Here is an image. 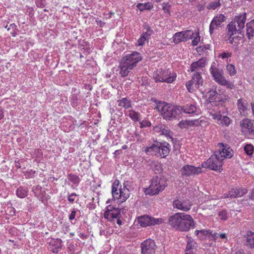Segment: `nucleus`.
Wrapping results in <instances>:
<instances>
[{"instance_id": "43", "label": "nucleus", "mask_w": 254, "mask_h": 254, "mask_svg": "<svg viewBox=\"0 0 254 254\" xmlns=\"http://www.w3.org/2000/svg\"><path fill=\"white\" fill-rule=\"evenodd\" d=\"M193 37V39L192 40V45L193 46H196L198 45V43L200 42V36L198 35V33H193L191 36Z\"/></svg>"}, {"instance_id": "33", "label": "nucleus", "mask_w": 254, "mask_h": 254, "mask_svg": "<svg viewBox=\"0 0 254 254\" xmlns=\"http://www.w3.org/2000/svg\"><path fill=\"white\" fill-rule=\"evenodd\" d=\"M136 6L140 11H143L144 10L151 9L153 7V5L152 3L148 2L144 3H138Z\"/></svg>"}, {"instance_id": "13", "label": "nucleus", "mask_w": 254, "mask_h": 254, "mask_svg": "<svg viewBox=\"0 0 254 254\" xmlns=\"http://www.w3.org/2000/svg\"><path fill=\"white\" fill-rule=\"evenodd\" d=\"M180 172L182 177L187 178L201 173L202 169L200 167H196L192 165H185L181 168Z\"/></svg>"}, {"instance_id": "50", "label": "nucleus", "mask_w": 254, "mask_h": 254, "mask_svg": "<svg viewBox=\"0 0 254 254\" xmlns=\"http://www.w3.org/2000/svg\"><path fill=\"white\" fill-rule=\"evenodd\" d=\"M147 40L144 37L141 35L140 38L138 40V45L142 46L144 44L145 41Z\"/></svg>"}, {"instance_id": "18", "label": "nucleus", "mask_w": 254, "mask_h": 254, "mask_svg": "<svg viewBox=\"0 0 254 254\" xmlns=\"http://www.w3.org/2000/svg\"><path fill=\"white\" fill-rule=\"evenodd\" d=\"M215 153L223 161L225 158H231L233 155L232 150L229 147L226 145L225 146L222 143L220 144V148Z\"/></svg>"}, {"instance_id": "1", "label": "nucleus", "mask_w": 254, "mask_h": 254, "mask_svg": "<svg viewBox=\"0 0 254 254\" xmlns=\"http://www.w3.org/2000/svg\"><path fill=\"white\" fill-rule=\"evenodd\" d=\"M168 224L173 229L180 232H188L195 228V222L192 217L183 212H178L170 216Z\"/></svg>"}, {"instance_id": "57", "label": "nucleus", "mask_w": 254, "mask_h": 254, "mask_svg": "<svg viewBox=\"0 0 254 254\" xmlns=\"http://www.w3.org/2000/svg\"><path fill=\"white\" fill-rule=\"evenodd\" d=\"M163 10L166 12L168 13L169 14H170V12H169V7L167 6H165L163 7Z\"/></svg>"}, {"instance_id": "2", "label": "nucleus", "mask_w": 254, "mask_h": 254, "mask_svg": "<svg viewBox=\"0 0 254 254\" xmlns=\"http://www.w3.org/2000/svg\"><path fill=\"white\" fill-rule=\"evenodd\" d=\"M246 17H235L227 26L228 35L230 37L229 42L236 52L242 47L244 40L241 36H232L236 33V32L241 31L244 28Z\"/></svg>"}, {"instance_id": "32", "label": "nucleus", "mask_w": 254, "mask_h": 254, "mask_svg": "<svg viewBox=\"0 0 254 254\" xmlns=\"http://www.w3.org/2000/svg\"><path fill=\"white\" fill-rule=\"evenodd\" d=\"M221 5L220 0L212 1L208 4L206 8L208 10H216Z\"/></svg>"}, {"instance_id": "39", "label": "nucleus", "mask_w": 254, "mask_h": 254, "mask_svg": "<svg viewBox=\"0 0 254 254\" xmlns=\"http://www.w3.org/2000/svg\"><path fill=\"white\" fill-rule=\"evenodd\" d=\"M226 70L231 76L234 75L236 73L235 66L232 64H228L226 66Z\"/></svg>"}, {"instance_id": "20", "label": "nucleus", "mask_w": 254, "mask_h": 254, "mask_svg": "<svg viewBox=\"0 0 254 254\" xmlns=\"http://www.w3.org/2000/svg\"><path fill=\"white\" fill-rule=\"evenodd\" d=\"M192 35L193 32L190 30L177 32L173 36V41L176 44L182 41H186L190 39Z\"/></svg>"}, {"instance_id": "29", "label": "nucleus", "mask_w": 254, "mask_h": 254, "mask_svg": "<svg viewBox=\"0 0 254 254\" xmlns=\"http://www.w3.org/2000/svg\"><path fill=\"white\" fill-rule=\"evenodd\" d=\"M182 110L186 114H195L196 115H198L199 114L197 110L196 106L193 104L187 105V106L183 107L182 108Z\"/></svg>"}, {"instance_id": "26", "label": "nucleus", "mask_w": 254, "mask_h": 254, "mask_svg": "<svg viewBox=\"0 0 254 254\" xmlns=\"http://www.w3.org/2000/svg\"><path fill=\"white\" fill-rule=\"evenodd\" d=\"M246 237L245 245L250 249H254V233L248 231Z\"/></svg>"}, {"instance_id": "45", "label": "nucleus", "mask_w": 254, "mask_h": 254, "mask_svg": "<svg viewBox=\"0 0 254 254\" xmlns=\"http://www.w3.org/2000/svg\"><path fill=\"white\" fill-rule=\"evenodd\" d=\"M218 216L219 217L220 219L222 220H226L227 219L228 216L226 210H222L219 211L218 213Z\"/></svg>"}, {"instance_id": "27", "label": "nucleus", "mask_w": 254, "mask_h": 254, "mask_svg": "<svg viewBox=\"0 0 254 254\" xmlns=\"http://www.w3.org/2000/svg\"><path fill=\"white\" fill-rule=\"evenodd\" d=\"M246 36L249 40L253 38L254 33V19L246 24Z\"/></svg>"}, {"instance_id": "41", "label": "nucleus", "mask_w": 254, "mask_h": 254, "mask_svg": "<svg viewBox=\"0 0 254 254\" xmlns=\"http://www.w3.org/2000/svg\"><path fill=\"white\" fill-rule=\"evenodd\" d=\"M194 234L196 236L201 238L203 236L208 235L209 234V232L207 230L203 229L201 230H196L195 231Z\"/></svg>"}, {"instance_id": "24", "label": "nucleus", "mask_w": 254, "mask_h": 254, "mask_svg": "<svg viewBox=\"0 0 254 254\" xmlns=\"http://www.w3.org/2000/svg\"><path fill=\"white\" fill-rule=\"evenodd\" d=\"M51 251L57 254L62 248V240L60 239H53L50 242Z\"/></svg>"}, {"instance_id": "37", "label": "nucleus", "mask_w": 254, "mask_h": 254, "mask_svg": "<svg viewBox=\"0 0 254 254\" xmlns=\"http://www.w3.org/2000/svg\"><path fill=\"white\" fill-rule=\"evenodd\" d=\"M237 197H242L248 192L247 189L245 188H235Z\"/></svg>"}, {"instance_id": "19", "label": "nucleus", "mask_w": 254, "mask_h": 254, "mask_svg": "<svg viewBox=\"0 0 254 254\" xmlns=\"http://www.w3.org/2000/svg\"><path fill=\"white\" fill-rule=\"evenodd\" d=\"M192 204L189 199H176L173 201L174 208L184 211H188L190 209Z\"/></svg>"}, {"instance_id": "44", "label": "nucleus", "mask_w": 254, "mask_h": 254, "mask_svg": "<svg viewBox=\"0 0 254 254\" xmlns=\"http://www.w3.org/2000/svg\"><path fill=\"white\" fill-rule=\"evenodd\" d=\"M198 121L199 126L201 127H205L209 124L207 119L205 118H200L198 119Z\"/></svg>"}, {"instance_id": "23", "label": "nucleus", "mask_w": 254, "mask_h": 254, "mask_svg": "<svg viewBox=\"0 0 254 254\" xmlns=\"http://www.w3.org/2000/svg\"><path fill=\"white\" fill-rule=\"evenodd\" d=\"M225 17H214L209 26V32L210 34L213 33L215 29H216L218 27L221 26L222 24L225 20Z\"/></svg>"}, {"instance_id": "64", "label": "nucleus", "mask_w": 254, "mask_h": 254, "mask_svg": "<svg viewBox=\"0 0 254 254\" xmlns=\"http://www.w3.org/2000/svg\"><path fill=\"white\" fill-rule=\"evenodd\" d=\"M122 149H124V150L127 149V146L126 145H124L122 146Z\"/></svg>"}, {"instance_id": "12", "label": "nucleus", "mask_w": 254, "mask_h": 254, "mask_svg": "<svg viewBox=\"0 0 254 254\" xmlns=\"http://www.w3.org/2000/svg\"><path fill=\"white\" fill-rule=\"evenodd\" d=\"M202 73H194L192 79L187 82L186 88L189 92L192 93L202 85Z\"/></svg>"}, {"instance_id": "42", "label": "nucleus", "mask_w": 254, "mask_h": 254, "mask_svg": "<svg viewBox=\"0 0 254 254\" xmlns=\"http://www.w3.org/2000/svg\"><path fill=\"white\" fill-rule=\"evenodd\" d=\"M210 48V46L209 45H203L197 48V51L203 54V53H205V51L209 50Z\"/></svg>"}, {"instance_id": "11", "label": "nucleus", "mask_w": 254, "mask_h": 254, "mask_svg": "<svg viewBox=\"0 0 254 254\" xmlns=\"http://www.w3.org/2000/svg\"><path fill=\"white\" fill-rule=\"evenodd\" d=\"M210 71L216 82L220 85L226 86L229 89L233 88L234 84L226 79L225 77L222 75L221 71L216 68L215 65H211Z\"/></svg>"}, {"instance_id": "38", "label": "nucleus", "mask_w": 254, "mask_h": 254, "mask_svg": "<svg viewBox=\"0 0 254 254\" xmlns=\"http://www.w3.org/2000/svg\"><path fill=\"white\" fill-rule=\"evenodd\" d=\"M69 180L73 184H78L80 182L79 177L73 174H69L68 175Z\"/></svg>"}, {"instance_id": "40", "label": "nucleus", "mask_w": 254, "mask_h": 254, "mask_svg": "<svg viewBox=\"0 0 254 254\" xmlns=\"http://www.w3.org/2000/svg\"><path fill=\"white\" fill-rule=\"evenodd\" d=\"M244 150L245 152L248 155H251L253 154L254 151V147L252 144H247L244 147Z\"/></svg>"}, {"instance_id": "7", "label": "nucleus", "mask_w": 254, "mask_h": 254, "mask_svg": "<svg viewBox=\"0 0 254 254\" xmlns=\"http://www.w3.org/2000/svg\"><path fill=\"white\" fill-rule=\"evenodd\" d=\"M120 181L116 180L112 186V194L115 200H117L119 203H123L126 201L129 197L130 193L127 186L119 188Z\"/></svg>"}, {"instance_id": "22", "label": "nucleus", "mask_w": 254, "mask_h": 254, "mask_svg": "<svg viewBox=\"0 0 254 254\" xmlns=\"http://www.w3.org/2000/svg\"><path fill=\"white\" fill-rule=\"evenodd\" d=\"M153 131L155 133H159V135H164L173 140V133L166 126L163 125L156 126L154 127Z\"/></svg>"}, {"instance_id": "14", "label": "nucleus", "mask_w": 254, "mask_h": 254, "mask_svg": "<svg viewBox=\"0 0 254 254\" xmlns=\"http://www.w3.org/2000/svg\"><path fill=\"white\" fill-rule=\"evenodd\" d=\"M141 254H154L156 245L155 241L151 239L144 240L140 245Z\"/></svg>"}, {"instance_id": "34", "label": "nucleus", "mask_w": 254, "mask_h": 254, "mask_svg": "<svg viewBox=\"0 0 254 254\" xmlns=\"http://www.w3.org/2000/svg\"><path fill=\"white\" fill-rule=\"evenodd\" d=\"M187 245L186 246V250L187 251H192V249H193L195 247V243L194 241V240L190 237H189L187 236Z\"/></svg>"}, {"instance_id": "53", "label": "nucleus", "mask_w": 254, "mask_h": 254, "mask_svg": "<svg viewBox=\"0 0 254 254\" xmlns=\"http://www.w3.org/2000/svg\"><path fill=\"white\" fill-rule=\"evenodd\" d=\"M219 238L223 240L224 242H227L228 240L227 237L225 233L219 234Z\"/></svg>"}, {"instance_id": "10", "label": "nucleus", "mask_w": 254, "mask_h": 254, "mask_svg": "<svg viewBox=\"0 0 254 254\" xmlns=\"http://www.w3.org/2000/svg\"><path fill=\"white\" fill-rule=\"evenodd\" d=\"M137 221L141 227H146L160 225L164 222V220L161 218H155L147 215H143L138 216Z\"/></svg>"}, {"instance_id": "6", "label": "nucleus", "mask_w": 254, "mask_h": 254, "mask_svg": "<svg viewBox=\"0 0 254 254\" xmlns=\"http://www.w3.org/2000/svg\"><path fill=\"white\" fill-rule=\"evenodd\" d=\"M177 73L169 69H157L153 73V78L156 82L172 83L177 78Z\"/></svg>"}, {"instance_id": "9", "label": "nucleus", "mask_w": 254, "mask_h": 254, "mask_svg": "<svg viewBox=\"0 0 254 254\" xmlns=\"http://www.w3.org/2000/svg\"><path fill=\"white\" fill-rule=\"evenodd\" d=\"M223 160L215 152L205 162L201 164L203 168L220 172L222 171Z\"/></svg>"}, {"instance_id": "59", "label": "nucleus", "mask_w": 254, "mask_h": 254, "mask_svg": "<svg viewBox=\"0 0 254 254\" xmlns=\"http://www.w3.org/2000/svg\"><path fill=\"white\" fill-rule=\"evenodd\" d=\"M122 153V151L121 150H117L114 152V154L115 155H119Z\"/></svg>"}, {"instance_id": "48", "label": "nucleus", "mask_w": 254, "mask_h": 254, "mask_svg": "<svg viewBox=\"0 0 254 254\" xmlns=\"http://www.w3.org/2000/svg\"><path fill=\"white\" fill-rule=\"evenodd\" d=\"M231 53L229 52H223L219 55V57L222 59H225L231 57Z\"/></svg>"}, {"instance_id": "16", "label": "nucleus", "mask_w": 254, "mask_h": 254, "mask_svg": "<svg viewBox=\"0 0 254 254\" xmlns=\"http://www.w3.org/2000/svg\"><path fill=\"white\" fill-rule=\"evenodd\" d=\"M106 209L104 213L105 218L110 221H114L115 219L118 218L121 213L119 208L109 205L106 207Z\"/></svg>"}, {"instance_id": "21", "label": "nucleus", "mask_w": 254, "mask_h": 254, "mask_svg": "<svg viewBox=\"0 0 254 254\" xmlns=\"http://www.w3.org/2000/svg\"><path fill=\"white\" fill-rule=\"evenodd\" d=\"M206 63V59L203 58L193 62L190 65V70L194 73H202Z\"/></svg>"}, {"instance_id": "58", "label": "nucleus", "mask_w": 254, "mask_h": 254, "mask_svg": "<svg viewBox=\"0 0 254 254\" xmlns=\"http://www.w3.org/2000/svg\"><path fill=\"white\" fill-rule=\"evenodd\" d=\"M204 8V6L202 5H201V4H199L198 6H197V9L199 11H201L202 10H203Z\"/></svg>"}, {"instance_id": "52", "label": "nucleus", "mask_w": 254, "mask_h": 254, "mask_svg": "<svg viewBox=\"0 0 254 254\" xmlns=\"http://www.w3.org/2000/svg\"><path fill=\"white\" fill-rule=\"evenodd\" d=\"M75 214H76V211L74 209H73L71 212V213L70 214V215L69 216V220L71 221V220H74L75 219Z\"/></svg>"}, {"instance_id": "35", "label": "nucleus", "mask_w": 254, "mask_h": 254, "mask_svg": "<svg viewBox=\"0 0 254 254\" xmlns=\"http://www.w3.org/2000/svg\"><path fill=\"white\" fill-rule=\"evenodd\" d=\"M128 116L134 122L138 121L139 120V114L133 110H129Z\"/></svg>"}, {"instance_id": "49", "label": "nucleus", "mask_w": 254, "mask_h": 254, "mask_svg": "<svg viewBox=\"0 0 254 254\" xmlns=\"http://www.w3.org/2000/svg\"><path fill=\"white\" fill-rule=\"evenodd\" d=\"M76 196H77V194L75 193H71L68 196V200L70 203H73L74 201Z\"/></svg>"}, {"instance_id": "25", "label": "nucleus", "mask_w": 254, "mask_h": 254, "mask_svg": "<svg viewBox=\"0 0 254 254\" xmlns=\"http://www.w3.org/2000/svg\"><path fill=\"white\" fill-rule=\"evenodd\" d=\"M208 101L209 102H217L223 100L221 95L215 90H210L208 92Z\"/></svg>"}, {"instance_id": "56", "label": "nucleus", "mask_w": 254, "mask_h": 254, "mask_svg": "<svg viewBox=\"0 0 254 254\" xmlns=\"http://www.w3.org/2000/svg\"><path fill=\"white\" fill-rule=\"evenodd\" d=\"M45 1V0H37V1H36L37 5L42 7V6L43 5L42 2Z\"/></svg>"}, {"instance_id": "55", "label": "nucleus", "mask_w": 254, "mask_h": 254, "mask_svg": "<svg viewBox=\"0 0 254 254\" xmlns=\"http://www.w3.org/2000/svg\"><path fill=\"white\" fill-rule=\"evenodd\" d=\"M96 21L97 22V24L100 27H102L104 24V22H103L102 20H99L98 18L96 19Z\"/></svg>"}, {"instance_id": "46", "label": "nucleus", "mask_w": 254, "mask_h": 254, "mask_svg": "<svg viewBox=\"0 0 254 254\" xmlns=\"http://www.w3.org/2000/svg\"><path fill=\"white\" fill-rule=\"evenodd\" d=\"M225 197H237L236 192L235 189H231L228 192L225 194Z\"/></svg>"}, {"instance_id": "60", "label": "nucleus", "mask_w": 254, "mask_h": 254, "mask_svg": "<svg viewBox=\"0 0 254 254\" xmlns=\"http://www.w3.org/2000/svg\"><path fill=\"white\" fill-rule=\"evenodd\" d=\"M4 117L3 112L1 109H0V120H1Z\"/></svg>"}, {"instance_id": "15", "label": "nucleus", "mask_w": 254, "mask_h": 254, "mask_svg": "<svg viewBox=\"0 0 254 254\" xmlns=\"http://www.w3.org/2000/svg\"><path fill=\"white\" fill-rule=\"evenodd\" d=\"M241 131L245 133L254 136V121L244 118L240 122Z\"/></svg>"}, {"instance_id": "62", "label": "nucleus", "mask_w": 254, "mask_h": 254, "mask_svg": "<svg viewBox=\"0 0 254 254\" xmlns=\"http://www.w3.org/2000/svg\"><path fill=\"white\" fill-rule=\"evenodd\" d=\"M185 252V254H195L192 251H187V250H186Z\"/></svg>"}, {"instance_id": "47", "label": "nucleus", "mask_w": 254, "mask_h": 254, "mask_svg": "<svg viewBox=\"0 0 254 254\" xmlns=\"http://www.w3.org/2000/svg\"><path fill=\"white\" fill-rule=\"evenodd\" d=\"M188 125H189L190 126L198 127L199 126L198 119L189 121L188 122Z\"/></svg>"}, {"instance_id": "30", "label": "nucleus", "mask_w": 254, "mask_h": 254, "mask_svg": "<svg viewBox=\"0 0 254 254\" xmlns=\"http://www.w3.org/2000/svg\"><path fill=\"white\" fill-rule=\"evenodd\" d=\"M118 106L125 109H129L132 107L131 101L127 98H123L118 100Z\"/></svg>"}, {"instance_id": "3", "label": "nucleus", "mask_w": 254, "mask_h": 254, "mask_svg": "<svg viewBox=\"0 0 254 254\" xmlns=\"http://www.w3.org/2000/svg\"><path fill=\"white\" fill-rule=\"evenodd\" d=\"M142 57L137 52H133L130 54L124 56L120 63V74L123 77L127 76L137 64L141 61Z\"/></svg>"}, {"instance_id": "8", "label": "nucleus", "mask_w": 254, "mask_h": 254, "mask_svg": "<svg viewBox=\"0 0 254 254\" xmlns=\"http://www.w3.org/2000/svg\"><path fill=\"white\" fill-rule=\"evenodd\" d=\"M170 147L169 144L167 142L153 144L151 146L146 147L145 152L147 153H154L155 155H158L160 157L164 158L168 155L170 152Z\"/></svg>"}, {"instance_id": "54", "label": "nucleus", "mask_w": 254, "mask_h": 254, "mask_svg": "<svg viewBox=\"0 0 254 254\" xmlns=\"http://www.w3.org/2000/svg\"><path fill=\"white\" fill-rule=\"evenodd\" d=\"M214 240L215 241L218 240V239L219 238V234L217 233H214L212 235Z\"/></svg>"}, {"instance_id": "36", "label": "nucleus", "mask_w": 254, "mask_h": 254, "mask_svg": "<svg viewBox=\"0 0 254 254\" xmlns=\"http://www.w3.org/2000/svg\"><path fill=\"white\" fill-rule=\"evenodd\" d=\"M144 29H146V31L143 32L141 34V36L144 37V38H145L147 40H148L150 38V36L153 34V31L147 25L144 26Z\"/></svg>"}, {"instance_id": "31", "label": "nucleus", "mask_w": 254, "mask_h": 254, "mask_svg": "<svg viewBox=\"0 0 254 254\" xmlns=\"http://www.w3.org/2000/svg\"><path fill=\"white\" fill-rule=\"evenodd\" d=\"M28 189L26 188L20 187L18 188L16 191V195L20 198H24L27 195Z\"/></svg>"}, {"instance_id": "4", "label": "nucleus", "mask_w": 254, "mask_h": 254, "mask_svg": "<svg viewBox=\"0 0 254 254\" xmlns=\"http://www.w3.org/2000/svg\"><path fill=\"white\" fill-rule=\"evenodd\" d=\"M155 109L166 120L170 121L176 119L180 113V110L177 107L162 101L158 102Z\"/></svg>"}, {"instance_id": "61", "label": "nucleus", "mask_w": 254, "mask_h": 254, "mask_svg": "<svg viewBox=\"0 0 254 254\" xmlns=\"http://www.w3.org/2000/svg\"><path fill=\"white\" fill-rule=\"evenodd\" d=\"M117 224L119 225H121L122 224V221L119 218V216L118 217V218H117Z\"/></svg>"}, {"instance_id": "17", "label": "nucleus", "mask_w": 254, "mask_h": 254, "mask_svg": "<svg viewBox=\"0 0 254 254\" xmlns=\"http://www.w3.org/2000/svg\"><path fill=\"white\" fill-rule=\"evenodd\" d=\"M210 116L214 120L216 123L219 125L228 127L231 123L232 120L226 116H222L220 113L210 112Z\"/></svg>"}, {"instance_id": "5", "label": "nucleus", "mask_w": 254, "mask_h": 254, "mask_svg": "<svg viewBox=\"0 0 254 254\" xmlns=\"http://www.w3.org/2000/svg\"><path fill=\"white\" fill-rule=\"evenodd\" d=\"M168 184L167 179L165 178L153 177L150 186L145 190L146 194L155 195L159 194L165 190Z\"/></svg>"}, {"instance_id": "63", "label": "nucleus", "mask_w": 254, "mask_h": 254, "mask_svg": "<svg viewBox=\"0 0 254 254\" xmlns=\"http://www.w3.org/2000/svg\"><path fill=\"white\" fill-rule=\"evenodd\" d=\"M235 254H251L250 253L245 254V253H242L241 252H238L236 253Z\"/></svg>"}, {"instance_id": "51", "label": "nucleus", "mask_w": 254, "mask_h": 254, "mask_svg": "<svg viewBox=\"0 0 254 254\" xmlns=\"http://www.w3.org/2000/svg\"><path fill=\"white\" fill-rule=\"evenodd\" d=\"M140 124L142 127H150L151 125L150 122L147 121H143Z\"/></svg>"}, {"instance_id": "28", "label": "nucleus", "mask_w": 254, "mask_h": 254, "mask_svg": "<svg viewBox=\"0 0 254 254\" xmlns=\"http://www.w3.org/2000/svg\"><path fill=\"white\" fill-rule=\"evenodd\" d=\"M237 105L240 113L243 114L247 110L248 103L247 101L243 99L238 100Z\"/></svg>"}]
</instances>
